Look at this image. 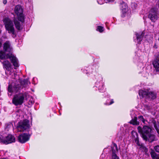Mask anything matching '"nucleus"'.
<instances>
[{"label": "nucleus", "instance_id": "obj_34", "mask_svg": "<svg viewBox=\"0 0 159 159\" xmlns=\"http://www.w3.org/2000/svg\"><path fill=\"white\" fill-rule=\"evenodd\" d=\"M153 48H157V45L156 43H155L154 44V45L153 46Z\"/></svg>", "mask_w": 159, "mask_h": 159}, {"label": "nucleus", "instance_id": "obj_22", "mask_svg": "<svg viewBox=\"0 0 159 159\" xmlns=\"http://www.w3.org/2000/svg\"><path fill=\"white\" fill-rule=\"evenodd\" d=\"M98 89L100 92H103L105 91V89L103 84H102L101 86H100L98 87Z\"/></svg>", "mask_w": 159, "mask_h": 159}, {"label": "nucleus", "instance_id": "obj_15", "mask_svg": "<svg viewBox=\"0 0 159 159\" xmlns=\"http://www.w3.org/2000/svg\"><path fill=\"white\" fill-rule=\"evenodd\" d=\"M4 68H5L7 70H9L11 65L10 62L7 60L4 61L3 63Z\"/></svg>", "mask_w": 159, "mask_h": 159}, {"label": "nucleus", "instance_id": "obj_3", "mask_svg": "<svg viewBox=\"0 0 159 159\" xmlns=\"http://www.w3.org/2000/svg\"><path fill=\"white\" fill-rule=\"evenodd\" d=\"M6 30L8 33L11 34L12 37L15 38L16 36V34L14 27L13 21L9 19L6 18L3 20Z\"/></svg>", "mask_w": 159, "mask_h": 159}, {"label": "nucleus", "instance_id": "obj_29", "mask_svg": "<svg viewBox=\"0 0 159 159\" xmlns=\"http://www.w3.org/2000/svg\"><path fill=\"white\" fill-rule=\"evenodd\" d=\"M154 148L156 152L159 153V145L155 146Z\"/></svg>", "mask_w": 159, "mask_h": 159}, {"label": "nucleus", "instance_id": "obj_36", "mask_svg": "<svg viewBox=\"0 0 159 159\" xmlns=\"http://www.w3.org/2000/svg\"><path fill=\"white\" fill-rule=\"evenodd\" d=\"M1 30L0 29V34L1 33Z\"/></svg>", "mask_w": 159, "mask_h": 159}, {"label": "nucleus", "instance_id": "obj_21", "mask_svg": "<svg viewBox=\"0 0 159 159\" xmlns=\"http://www.w3.org/2000/svg\"><path fill=\"white\" fill-rule=\"evenodd\" d=\"M131 133L132 135V136L133 138V140H134V139H135L138 137V134L136 132H135L134 131H132L131 132Z\"/></svg>", "mask_w": 159, "mask_h": 159}, {"label": "nucleus", "instance_id": "obj_26", "mask_svg": "<svg viewBox=\"0 0 159 159\" xmlns=\"http://www.w3.org/2000/svg\"><path fill=\"white\" fill-rule=\"evenodd\" d=\"M134 140L135 141V142L136 143V144L138 146H141V144L139 142L138 137L135 139H134Z\"/></svg>", "mask_w": 159, "mask_h": 159}, {"label": "nucleus", "instance_id": "obj_16", "mask_svg": "<svg viewBox=\"0 0 159 159\" xmlns=\"http://www.w3.org/2000/svg\"><path fill=\"white\" fill-rule=\"evenodd\" d=\"M19 90V87H12L11 86L9 85L8 87V91L9 92H14L17 93Z\"/></svg>", "mask_w": 159, "mask_h": 159}, {"label": "nucleus", "instance_id": "obj_12", "mask_svg": "<svg viewBox=\"0 0 159 159\" xmlns=\"http://www.w3.org/2000/svg\"><path fill=\"white\" fill-rule=\"evenodd\" d=\"M154 67L156 71H159V56L157 57L152 62Z\"/></svg>", "mask_w": 159, "mask_h": 159}, {"label": "nucleus", "instance_id": "obj_4", "mask_svg": "<svg viewBox=\"0 0 159 159\" xmlns=\"http://www.w3.org/2000/svg\"><path fill=\"white\" fill-rule=\"evenodd\" d=\"M139 94L141 98H145L149 101L155 99L157 97L156 93L153 92L144 91L142 90H139Z\"/></svg>", "mask_w": 159, "mask_h": 159}, {"label": "nucleus", "instance_id": "obj_27", "mask_svg": "<svg viewBox=\"0 0 159 159\" xmlns=\"http://www.w3.org/2000/svg\"><path fill=\"white\" fill-rule=\"evenodd\" d=\"M138 118L140 120L142 121L143 123L145 124V120L143 116H138Z\"/></svg>", "mask_w": 159, "mask_h": 159}, {"label": "nucleus", "instance_id": "obj_1", "mask_svg": "<svg viewBox=\"0 0 159 159\" xmlns=\"http://www.w3.org/2000/svg\"><path fill=\"white\" fill-rule=\"evenodd\" d=\"M3 48L5 52H8V53H6L4 52H0V58L1 59H10L11 62L15 67L19 66L18 60L17 58L13 56L12 53V48L9 41H6L3 44Z\"/></svg>", "mask_w": 159, "mask_h": 159}, {"label": "nucleus", "instance_id": "obj_35", "mask_svg": "<svg viewBox=\"0 0 159 159\" xmlns=\"http://www.w3.org/2000/svg\"><path fill=\"white\" fill-rule=\"evenodd\" d=\"M146 107L149 110L150 109V107L146 105Z\"/></svg>", "mask_w": 159, "mask_h": 159}, {"label": "nucleus", "instance_id": "obj_19", "mask_svg": "<svg viewBox=\"0 0 159 159\" xmlns=\"http://www.w3.org/2000/svg\"><path fill=\"white\" fill-rule=\"evenodd\" d=\"M30 84V82H29L28 80L27 79H24L21 82V85L24 87H26L28 85V84Z\"/></svg>", "mask_w": 159, "mask_h": 159}, {"label": "nucleus", "instance_id": "obj_20", "mask_svg": "<svg viewBox=\"0 0 159 159\" xmlns=\"http://www.w3.org/2000/svg\"><path fill=\"white\" fill-rule=\"evenodd\" d=\"M153 126L156 130L157 133L159 135V125L157 124L155 121L153 122Z\"/></svg>", "mask_w": 159, "mask_h": 159}, {"label": "nucleus", "instance_id": "obj_31", "mask_svg": "<svg viewBox=\"0 0 159 159\" xmlns=\"http://www.w3.org/2000/svg\"><path fill=\"white\" fill-rule=\"evenodd\" d=\"M113 103H114V101H113V99H111V102H110V103H108L106 102V104L107 105H111V104H112Z\"/></svg>", "mask_w": 159, "mask_h": 159}, {"label": "nucleus", "instance_id": "obj_25", "mask_svg": "<svg viewBox=\"0 0 159 159\" xmlns=\"http://www.w3.org/2000/svg\"><path fill=\"white\" fill-rule=\"evenodd\" d=\"M134 140L135 141V142L136 143V144L138 146H141V144L139 142L138 137L135 139H134Z\"/></svg>", "mask_w": 159, "mask_h": 159}, {"label": "nucleus", "instance_id": "obj_18", "mask_svg": "<svg viewBox=\"0 0 159 159\" xmlns=\"http://www.w3.org/2000/svg\"><path fill=\"white\" fill-rule=\"evenodd\" d=\"M137 117L136 116H135L134 118H133L129 122V123L133 125H139V121H137Z\"/></svg>", "mask_w": 159, "mask_h": 159}, {"label": "nucleus", "instance_id": "obj_14", "mask_svg": "<svg viewBox=\"0 0 159 159\" xmlns=\"http://www.w3.org/2000/svg\"><path fill=\"white\" fill-rule=\"evenodd\" d=\"M150 152L152 159H159V154H157L154 150L151 149Z\"/></svg>", "mask_w": 159, "mask_h": 159}, {"label": "nucleus", "instance_id": "obj_24", "mask_svg": "<svg viewBox=\"0 0 159 159\" xmlns=\"http://www.w3.org/2000/svg\"><path fill=\"white\" fill-rule=\"evenodd\" d=\"M103 27L101 26H98L97 27V30L101 33L103 31Z\"/></svg>", "mask_w": 159, "mask_h": 159}, {"label": "nucleus", "instance_id": "obj_7", "mask_svg": "<svg viewBox=\"0 0 159 159\" xmlns=\"http://www.w3.org/2000/svg\"><path fill=\"white\" fill-rule=\"evenodd\" d=\"M14 11L15 13L17 15L18 20L22 23L25 21V17L23 14V10L21 7L19 5L16 6Z\"/></svg>", "mask_w": 159, "mask_h": 159}, {"label": "nucleus", "instance_id": "obj_6", "mask_svg": "<svg viewBox=\"0 0 159 159\" xmlns=\"http://www.w3.org/2000/svg\"><path fill=\"white\" fill-rule=\"evenodd\" d=\"M25 95L23 93L15 95L12 99L13 103L16 106L21 105L24 102Z\"/></svg>", "mask_w": 159, "mask_h": 159}, {"label": "nucleus", "instance_id": "obj_17", "mask_svg": "<svg viewBox=\"0 0 159 159\" xmlns=\"http://www.w3.org/2000/svg\"><path fill=\"white\" fill-rule=\"evenodd\" d=\"M121 9L123 13H126L128 10V7L127 4L123 2L120 5Z\"/></svg>", "mask_w": 159, "mask_h": 159}, {"label": "nucleus", "instance_id": "obj_11", "mask_svg": "<svg viewBox=\"0 0 159 159\" xmlns=\"http://www.w3.org/2000/svg\"><path fill=\"white\" fill-rule=\"evenodd\" d=\"M145 33L144 32H140L139 33H136L135 35L136 37V39L138 43H139L142 40Z\"/></svg>", "mask_w": 159, "mask_h": 159}, {"label": "nucleus", "instance_id": "obj_32", "mask_svg": "<svg viewBox=\"0 0 159 159\" xmlns=\"http://www.w3.org/2000/svg\"><path fill=\"white\" fill-rule=\"evenodd\" d=\"M114 146L115 147L116 150L117 151H118V149H117V146L116 144V143H114Z\"/></svg>", "mask_w": 159, "mask_h": 159}, {"label": "nucleus", "instance_id": "obj_30", "mask_svg": "<svg viewBox=\"0 0 159 159\" xmlns=\"http://www.w3.org/2000/svg\"><path fill=\"white\" fill-rule=\"evenodd\" d=\"M3 137L2 136H0V143L2 142L4 143V142L5 139H3Z\"/></svg>", "mask_w": 159, "mask_h": 159}, {"label": "nucleus", "instance_id": "obj_8", "mask_svg": "<svg viewBox=\"0 0 159 159\" xmlns=\"http://www.w3.org/2000/svg\"><path fill=\"white\" fill-rule=\"evenodd\" d=\"M148 17L152 22H156L158 18L157 9L156 8H152L149 12Z\"/></svg>", "mask_w": 159, "mask_h": 159}, {"label": "nucleus", "instance_id": "obj_5", "mask_svg": "<svg viewBox=\"0 0 159 159\" xmlns=\"http://www.w3.org/2000/svg\"><path fill=\"white\" fill-rule=\"evenodd\" d=\"M29 121L27 120H24L20 121L17 124L16 128L20 132L25 131H28L30 128Z\"/></svg>", "mask_w": 159, "mask_h": 159}, {"label": "nucleus", "instance_id": "obj_13", "mask_svg": "<svg viewBox=\"0 0 159 159\" xmlns=\"http://www.w3.org/2000/svg\"><path fill=\"white\" fill-rule=\"evenodd\" d=\"M13 22L15 25L16 28L18 30H20L22 29V27L20 25V22L17 19L15 18L13 20Z\"/></svg>", "mask_w": 159, "mask_h": 159}, {"label": "nucleus", "instance_id": "obj_28", "mask_svg": "<svg viewBox=\"0 0 159 159\" xmlns=\"http://www.w3.org/2000/svg\"><path fill=\"white\" fill-rule=\"evenodd\" d=\"M141 148L145 153H147L148 152V149L146 147L143 146H141Z\"/></svg>", "mask_w": 159, "mask_h": 159}, {"label": "nucleus", "instance_id": "obj_23", "mask_svg": "<svg viewBox=\"0 0 159 159\" xmlns=\"http://www.w3.org/2000/svg\"><path fill=\"white\" fill-rule=\"evenodd\" d=\"M112 159H119L118 157L115 154L113 151L112 152Z\"/></svg>", "mask_w": 159, "mask_h": 159}, {"label": "nucleus", "instance_id": "obj_10", "mask_svg": "<svg viewBox=\"0 0 159 159\" xmlns=\"http://www.w3.org/2000/svg\"><path fill=\"white\" fill-rule=\"evenodd\" d=\"M15 142V138L12 135H8L6 137V139L4 142V143L8 144Z\"/></svg>", "mask_w": 159, "mask_h": 159}, {"label": "nucleus", "instance_id": "obj_2", "mask_svg": "<svg viewBox=\"0 0 159 159\" xmlns=\"http://www.w3.org/2000/svg\"><path fill=\"white\" fill-rule=\"evenodd\" d=\"M137 129L138 132L144 140L151 143L155 140L156 136L151 133L152 129L148 126L144 125L143 128L139 126Z\"/></svg>", "mask_w": 159, "mask_h": 159}, {"label": "nucleus", "instance_id": "obj_33", "mask_svg": "<svg viewBox=\"0 0 159 159\" xmlns=\"http://www.w3.org/2000/svg\"><path fill=\"white\" fill-rule=\"evenodd\" d=\"M3 2L4 4H5L7 3V0H3Z\"/></svg>", "mask_w": 159, "mask_h": 159}, {"label": "nucleus", "instance_id": "obj_9", "mask_svg": "<svg viewBox=\"0 0 159 159\" xmlns=\"http://www.w3.org/2000/svg\"><path fill=\"white\" fill-rule=\"evenodd\" d=\"M31 134L27 133H23L20 135L18 137L19 142L22 143L28 141L30 139Z\"/></svg>", "mask_w": 159, "mask_h": 159}]
</instances>
